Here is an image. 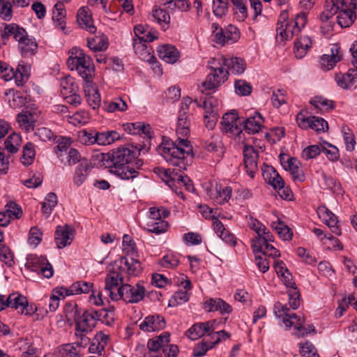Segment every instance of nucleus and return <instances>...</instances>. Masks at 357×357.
Segmentation results:
<instances>
[{"mask_svg": "<svg viewBox=\"0 0 357 357\" xmlns=\"http://www.w3.org/2000/svg\"><path fill=\"white\" fill-rule=\"evenodd\" d=\"M190 132V121L189 117L178 116L176 142L163 141L160 147V155L171 165L185 169L186 155L192 153V147L188 139Z\"/></svg>", "mask_w": 357, "mask_h": 357, "instance_id": "f257e3e1", "label": "nucleus"}, {"mask_svg": "<svg viewBox=\"0 0 357 357\" xmlns=\"http://www.w3.org/2000/svg\"><path fill=\"white\" fill-rule=\"evenodd\" d=\"M141 265L138 260L132 257H119L107 268L108 273L105 278V290L113 294L112 289L117 287L123 281L126 276H137L141 272Z\"/></svg>", "mask_w": 357, "mask_h": 357, "instance_id": "f03ea898", "label": "nucleus"}, {"mask_svg": "<svg viewBox=\"0 0 357 357\" xmlns=\"http://www.w3.org/2000/svg\"><path fill=\"white\" fill-rule=\"evenodd\" d=\"M137 150L132 146H121L114 151L107 158L110 160L112 173L123 180L133 179L138 176L139 172L132 167V159L137 155Z\"/></svg>", "mask_w": 357, "mask_h": 357, "instance_id": "7ed1b4c3", "label": "nucleus"}, {"mask_svg": "<svg viewBox=\"0 0 357 357\" xmlns=\"http://www.w3.org/2000/svg\"><path fill=\"white\" fill-rule=\"evenodd\" d=\"M274 313L282 321L286 328H294L299 335L305 336L316 331L313 325L308 324L305 326L304 317L301 314L291 312L287 304H282L280 302L275 303Z\"/></svg>", "mask_w": 357, "mask_h": 357, "instance_id": "20e7f679", "label": "nucleus"}, {"mask_svg": "<svg viewBox=\"0 0 357 357\" xmlns=\"http://www.w3.org/2000/svg\"><path fill=\"white\" fill-rule=\"evenodd\" d=\"M67 66L70 70L76 73L84 80V83L93 80L95 66L91 58L77 47H73L69 52Z\"/></svg>", "mask_w": 357, "mask_h": 357, "instance_id": "39448f33", "label": "nucleus"}, {"mask_svg": "<svg viewBox=\"0 0 357 357\" xmlns=\"http://www.w3.org/2000/svg\"><path fill=\"white\" fill-rule=\"evenodd\" d=\"M306 23L307 15L304 12L297 14L294 18L291 20H288L287 11L282 12L276 29L278 38H280L282 41L291 39L294 36L300 33Z\"/></svg>", "mask_w": 357, "mask_h": 357, "instance_id": "423d86ee", "label": "nucleus"}, {"mask_svg": "<svg viewBox=\"0 0 357 357\" xmlns=\"http://www.w3.org/2000/svg\"><path fill=\"white\" fill-rule=\"evenodd\" d=\"M2 36H13L18 42L19 50L24 56L33 55L37 51L38 44L35 38L28 36L25 29L16 24H5Z\"/></svg>", "mask_w": 357, "mask_h": 357, "instance_id": "0eeeda50", "label": "nucleus"}, {"mask_svg": "<svg viewBox=\"0 0 357 357\" xmlns=\"http://www.w3.org/2000/svg\"><path fill=\"white\" fill-rule=\"evenodd\" d=\"M208 68L211 73L202 82V86L204 90H213L227 79L229 73L225 65L222 64L220 56L210 59L208 61Z\"/></svg>", "mask_w": 357, "mask_h": 357, "instance_id": "6e6552de", "label": "nucleus"}, {"mask_svg": "<svg viewBox=\"0 0 357 357\" xmlns=\"http://www.w3.org/2000/svg\"><path fill=\"white\" fill-rule=\"evenodd\" d=\"M274 269L284 284L288 288L289 305L292 310H296L300 306V294L292 281V275L281 260H275Z\"/></svg>", "mask_w": 357, "mask_h": 357, "instance_id": "1a4fd4ad", "label": "nucleus"}, {"mask_svg": "<svg viewBox=\"0 0 357 357\" xmlns=\"http://www.w3.org/2000/svg\"><path fill=\"white\" fill-rule=\"evenodd\" d=\"M145 294L146 289L142 283L138 282L133 286L126 284L118 288L116 294L112 293L111 298L112 300L122 299L128 303H137L144 298Z\"/></svg>", "mask_w": 357, "mask_h": 357, "instance_id": "9d476101", "label": "nucleus"}, {"mask_svg": "<svg viewBox=\"0 0 357 357\" xmlns=\"http://www.w3.org/2000/svg\"><path fill=\"white\" fill-rule=\"evenodd\" d=\"M211 29L213 40L218 45L232 44L236 43L240 38L238 29L232 24H229L222 28L218 24L213 23Z\"/></svg>", "mask_w": 357, "mask_h": 357, "instance_id": "9b49d317", "label": "nucleus"}, {"mask_svg": "<svg viewBox=\"0 0 357 357\" xmlns=\"http://www.w3.org/2000/svg\"><path fill=\"white\" fill-rule=\"evenodd\" d=\"M340 11L337 22L342 27L350 26L357 17V0H338Z\"/></svg>", "mask_w": 357, "mask_h": 357, "instance_id": "f8f14e48", "label": "nucleus"}, {"mask_svg": "<svg viewBox=\"0 0 357 357\" xmlns=\"http://www.w3.org/2000/svg\"><path fill=\"white\" fill-rule=\"evenodd\" d=\"M248 227L253 230L257 236L251 239V248L252 250L260 249L261 242L274 241V238L270 230L261 222L252 216L247 217Z\"/></svg>", "mask_w": 357, "mask_h": 357, "instance_id": "ddd939ff", "label": "nucleus"}, {"mask_svg": "<svg viewBox=\"0 0 357 357\" xmlns=\"http://www.w3.org/2000/svg\"><path fill=\"white\" fill-rule=\"evenodd\" d=\"M297 125L303 130L312 129L317 132L328 130V123L321 117L309 116L306 112L301 111L296 117Z\"/></svg>", "mask_w": 357, "mask_h": 357, "instance_id": "4468645a", "label": "nucleus"}, {"mask_svg": "<svg viewBox=\"0 0 357 357\" xmlns=\"http://www.w3.org/2000/svg\"><path fill=\"white\" fill-rule=\"evenodd\" d=\"M26 266L34 272L41 273L45 278H50L53 275V268L44 256L31 255Z\"/></svg>", "mask_w": 357, "mask_h": 357, "instance_id": "2eb2a0df", "label": "nucleus"}, {"mask_svg": "<svg viewBox=\"0 0 357 357\" xmlns=\"http://www.w3.org/2000/svg\"><path fill=\"white\" fill-rule=\"evenodd\" d=\"M217 328V321L215 319L205 322H198L193 324L188 331L187 336L192 340H197L203 337L205 334L208 335L210 332H213Z\"/></svg>", "mask_w": 357, "mask_h": 357, "instance_id": "dca6fc26", "label": "nucleus"}, {"mask_svg": "<svg viewBox=\"0 0 357 357\" xmlns=\"http://www.w3.org/2000/svg\"><path fill=\"white\" fill-rule=\"evenodd\" d=\"M9 307L14 308L21 314L31 315L36 310V307L29 306L26 298L17 292L8 296Z\"/></svg>", "mask_w": 357, "mask_h": 357, "instance_id": "f3484780", "label": "nucleus"}, {"mask_svg": "<svg viewBox=\"0 0 357 357\" xmlns=\"http://www.w3.org/2000/svg\"><path fill=\"white\" fill-rule=\"evenodd\" d=\"M222 64H224L228 70V73L239 75L243 74L246 68L247 63L244 59L237 56L220 55Z\"/></svg>", "mask_w": 357, "mask_h": 357, "instance_id": "a211bd4d", "label": "nucleus"}, {"mask_svg": "<svg viewBox=\"0 0 357 357\" xmlns=\"http://www.w3.org/2000/svg\"><path fill=\"white\" fill-rule=\"evenodd\" d=\"M337 2H339L338 0H326L324 9L319 16V20L325 23L328 29H332L334 15H338L341 10Z\"/></svg>", "mask_w": 357, "mask_h": 357, "instance_id": "6ab92c4d", "label": "nucleus"}, {"mask_svg": "<svg viewBox=\"0 0 357 357\" xmlns=\"http://www.w3.org/2000/svg\"><path fill=\"white\" fill-rule=\"evenodd\" d=\"M74 238V230L73 228L67 225L56 227L54 234V241L56 247L59 249H62L67 245L71 244Z\"/></svg>", "mask_w": 357, "mask_h": 357, "instance_id": "aec40b11", "label": "nucleus"}, {"mask_svg": "<svg viewBox=\"0 0 357 357\" xmlns=\"http://www.w3.org/2000/svg\"><path fill=\"white\" fill-rule=\"evenodd\" d=\"M96 310H85L75 324V328L80 332H91L97 323Z\"/></svg>", "mask_w": 357, "mask_h": 357, "instance_id": "412c9836", "label": "nucleus"}, {"mask_svg": "<svg viewBox=\"0 0 357 357\" xmlns=\"http://www.w3.org/2000/svg\"><path fill=\"white\" fill-rule=\"evenodd\" d=\"M335 80L337 84L343 89L357 88V68H350L346 73H337Z\"/></svg>", "mask_w": 357, "mask_h": 357, "instance_id": "4be33fe9", "label": "nucleus"}, {"mask_svg": "<svg viewBox=\"0 0 357 357\" xmlns=\"http://www.w3.org/2000/svg\"><path fill=\"white\" fill-rule=\"evenodd\" d=\"M165 321L163 317L158 314L149 315L144 318L139 327L144 332H154L163 329L165 327Z\"/></svg>", "mask_w": 357, "mask_h": 357, "instance_id": "5701e85b", "label": "nucleus"}, {"mask_svg": "<svg viewBox=\"0 0 357 357\" xmlns=\"http://www.w3.org/2000/svg\"><path fill=\"white\" fill-rule=\"evenodd\" d=\"M317 213L319 218L330 228L333 234L337 236L341 235V229L338 225V220L335 214L325 206L319 207Z\"/></svg>", "mask_w": 357, "mask_h": 357, "instance_id": "b1692460", "label": "nucleus"}, {"mask_svg": "<svg viewBox=\"0 0 357 357\" xmlns=\"http://www.w3.org/2000/svg\"><path fill=\"white\" fill-rule=\"evenodd\" d=\"M342 59V54L337 45H334L331 49V54H324L319 60V65L323 70L328 71L333 69L336 63Z\"/></svg>", "mask_w": 357, "mask_h": 357, "instance_id": "393cba45", "label": "nucleus"}, {"mask_svg": "<svg viewBox=\"0 0 357 357\" xmlns=\"http://www.w3.org/2000/svg\"><path fill=\"white\" fill-rule=\"evenodd\" d=\"M238 114L235 110L225 113L220 121V130L225 133L236 134L240 132L237 125Z\"/></svg>", "mask_w": 357, "mask_h": 357, "instance_id": "a878e982", "label": "nucleus"}, {"mask_svg": "<svg viewBox=\"0 0 357 357\" xmlns=\"http://www.w3.org/2000/svg\"><path fill=\"white\" fill-rule=\"evenodd\" d=\"M83 88L89 105L93 109L98 108L100 105L101 97L93 80L84 83Z\"/></svg>", "mask_w": 357, "mask_h": 357, "instance_id": "bb28decb", "label": "nucleus"}, {"mask_svg": "<svg viewBox=\"0 0 357 357\" xmlns=\"http://www.w3.org/2000/svg\"><path fill=\"white\" fill-rule=\"evenodd\" d=\"M16 121L22 130L29 132L34 129L37 121V114L36 112L22 111L17 114Z\"/></svg>", "mask_w": 357, "mask_h": 357, "instance_id": "cd10ccee", "label": "nucleus"}, {"mask_svg": "<svg viewBox=\"0 0 357 357\" xmlns=\"http://www.w3.org/2000/svg\"><path fill=\"white\" fill-rule=\"evenodd\" d=\"M134 32L136 37L134 40L146 43L152 42L158 38V31L146 25L138 24L135 26Z\"/></svg>", "mask_w": 357, "mask_h": 357, "instance_id": "c85d7f7f", "label": "nucleus"}, {"mask_svg": "<svg viewBox=\"0 0 357 357\" xmlns=\"http://www.w3.org/2000/svg\"><path fill=\"white\" fill-rule=\"evenodd\" d=\"M91 168V165L86 160H82L76 167L73 177V182L75 186L79 187L85 182L89 174Z\"/></svg>", "mask_w": 357, "mask_h": 357, "instance_id": "c756f323", "label": "nucleus"}, {"mask_svg": "<svg viewBox=\"0 0 357 357\" xmlns=\"http://www.w3.org/2000/svg\"><path fill=\"white\" fill-rule=\"evenodd\" d=\"M123 128L125 131L130 135H144L149 138H151L152 135L151 126L142 122L124 123Z\"/></svg>", "mask_w": 357, "mask_h": 357, "instance_id": "7c9ffc66", "label": "nucleus"}, {"mask_svg": "<svg viewBox=\"0 0 357 357\" xmlns=\"http://www.w3.org/2000/svg\"><path fill=\"white\" fill-rule=\"evenodd\" d=\"M77 22L79 26L90 33L96 31V26L93 25L91 17V13L86 7H82L79 9L77 14Z\"/></svg>", "mask_w": 357, "mask_h": 357, "instance_id": "2f4dec72", "label": "nucleus"}, {"mask_svg": "<svg viewBox=\"0 0 357 357\" xmlns=\"http://www.w3.org/2000/svg\"><path fill=\"white\" fill-rule=\"evenodd\" d=\"M231 194L232 188L231 186L216 184L215 192L211 194V197L217 204H224L231 199Z\"/></svg>", "mask_w": 357, "mask_h": 357, "instance_id": "473e14b6", "label": "nucleus"}, {"mask_svg": "<svg viewBox=\"0 0 357 357\" xmlns=\"http://www.w3.org/2000/svg\"><path fill=\"white\" fill-rule=\"evenodd\" d=\"M158 56L168 63H174L179 57V52L172 45H165L158 47Z\"/></svg>", "mask_w": 357, "mask_h": 357, "instance_id": "72a5a7b5", "label": "nucleus"}, {"mask_svg": "<svg viewBox=\"0 0 357 357\" xmlns=\"http://www.w3.org/2000/svg\"><path fill=\"white\" fill-rule=\"evenodd\" d=\"M264 119L259 112H255L252 116L246 119L244 122V129L248 133L259 132L262 127Z\"/></svg>", "mask_w": 357, "mask_h": 357, "instance_id": "f704fd0d", "label": "nucleus"}, {"mask_svg": "<svg viewBox=\"0 0 357 357\" xmlns=\"http://www.w3.org/2000/svg\"><path fill=\"white\" fill-rule=\"evenodd\" d=\"M172 165L178 167V169L157 168L155 170V172L158 174L162 180L164 181L169 186H171L172 182H176L179 174L182 170H184V169L180 168L178 166Z\"/></svg>", "mask_w": 357, "mask_h": 357, "instance_id": "c9c22d12", "label": "nucleus"}, {"mask_svg": "<svg viewBox=\"0 0 357 357\" xmlns=\"http://www.w3.org/2000/svg\"><path fill=\"white\" fill-rule=\"evenodd\" d=\"M168 226V222L164 220H146L143 225H141L143 229L148 232L157 234L165 232L167 230Z\"/></svg>", "mask_w": 357, "mask_h": 357, "instance_id": "e433bc0d", "label": "nucleus"}, {"mask_svg": "<svg viewBox=\"0 0 357 357\" xmlns=\"http://www.w3.org/2000/svg\"><path fill=\"white\" fill-rule=\"evenodd\" d=\"M312 42L310 37L303 36L294 42V54L298 59L303 58L310 49Z\"/></svg>", "mask_w": 357, "mask_h": 357, "instance_id": "4c0bfd02", "label": "nucleus"}, {"mask_svg": "<svg viewBox=\"0 0 357 357\" xmlns=\"http://www.w3.org/2000/svg\"><path fill=\"white\" fill-rule=\"evenodd\" d=\"M109 340V336L102 332L98 333L92 340L89 348V351L91 354H101L104 351Z\"/></svg>", "mask_w": 357, "mask_h": 357, "instance_id": "58836bf2", "label": "nucleus"}, {"mask_svg": "<svg viewBox=\"0 0 357 357\" xmlns=\"http://www.w3.org/2000/svg\"><path fill=\"white\" fill-rule=\"evenodd\" d=\"M102 108L109 113H113L116 112H125L128 109V107L126 100L121 97H119L112 100L105 101L102 105Z\"/></svg>", "mask_w": 357, "mask_h": 357, "instance_id": "ea45409f", "label": "nucleus"}, {"mask_svg": "<svg viewBox=\"0 0 357 357\" xmlns=\"http://www.w3.org/2000/svg\"><path fill=\"white\" fill-rule=\"evenodd\" d=\"M66 12L62 3L54 5L52 13V20L56 28L64 30L66 27Z\"/></svg>", "mask_w": 357, "mask_h": 357, "instance_id": "a19ab883", "label": "nucleus"}, {"mask_svg": "<svg viewBox=\"0 0 357 357\" xmlns=\"http://www.w3.org/2000/svg\"><path fill=\"white\" fill-rule=\"evenodd\" d=\"M108 44V38L104 34L96 36L87 40V46L93 52L105 51L107 49Z\"/></svg>", "mask_w": 357, "mask_h": 357, "instance_id": "79ce46f5", "label": "nucleus"}, {"mask_svg": "<svg viewBox=\"0 0 357 357\" xmlns=\"http://www.w3.org/2000/svg\"><path fill=\"white\" fill-rule=\"evenodd\" d=\"M97 144L100 146L109 145L121 138V135L115 130L97 132Z\"/></svg>", "mask_w": 357, "mask_h": 357, "instance_id": "37998d69", "label": "nucleus"}, {"mask_svg": "<svg viewBox=\"0 0 357 357\" xmlns=\"http://www.w3.org/2000/svg\"><path fill=\"white\" fill-rule=\"evenodd\" d=\"M57 203V197L55 193L49 192L45 196L44 201L42 202L41 212L46 218L50 216Z\"/></svg>", "mask_w": 357, "mask_h": 357, "instance_id": "c03bdc74", "label": "nucleus"}, {"mask_svg": "<svg viewBox=\"0 0 357 357\" xmlns=\"http://www.w3.org/2000/svg\"><path fill=\"white\" fill-rule=\"evenodd\" d=\"M6 96L8 99V104L10 107L20 108L26 103V97L20 91L10 89Z\"/></svg>", "mask_w": 357, "mask_h": 357, "instance_id": "a18cd8bd", "label": "nucleus"}, {"mask_svg": "<svg viewBox=\"0 0 357 357\" xmlns=\"http://www.w3.org/2000/svg\"><path fill=\"white\" fill-rule=\"evenodd\" d=\"M91 119V115L86 110H79L68 116V121L75 126H82L87 124Z\"/></svg>", "mask_w": 357, "mask_h": 357, "instance_id": "49530a36", "label": "nucleus"}, {"mask_svg": "<svg viewBox=\"0 0 357 357\" xmlns=\"http://www.w3.org/2000/svg\"><path fill=\"white\" fill-rule=\"evenodd\" d=\"M132 46L135 54H137L141 59L149 61L150 59L153 57L151 53V48L150 46H148L146 43L133 40Z\"/></svg>", "mask_w": 357, "mask_h": 357, "instance_id": "de8ad7c7", "label": "nucleus"}, {"mask_svg": "<svg viewBox=\"0 0 357 357\" xmlns=\"http://www.w3.org/2000/svg\"><path fill=\"white\" fill-rule=\"evenodd\" d=\"M169 342V334L162 333L155 338L151 339L148 342L147 347L151 351H158L160 349L163 350L165 344Z\"/></svg>", "mask_w": 357, "mask_h": 357, "instance_id": "09e8293b", "label": "nucleus"}, {"mask_svg": "<svg viewBox=\"0 0 357 357\" xmlns=\"http://www.w3.org/2000/svg\"><path fill=\"white\" fill-rule=\"evenodd\" d=\"M60 91L61 95L64 97L71 93L77 92L78 86L72 77L66 76L60 80Z\"/></svg>", "mask_w": 357, "mask_h": 357, "instance_id": "8fccbe9b", "label": "nucleus"}, {"mask_svg": "<svg viewBox=\"0 0 357 357\" xmlns=\"http://www.w3.org/2000/svg\"><path fill=\"white\" fill-rule=\"evenodd\" d=\"M273 241H267L261 242L260 249L259 250H252L254 254H262L264 256H268L273 258L280 257V253L273 245L270 243Z\"/></svg>", "mask_w": 357, "mask_h": 357, "instance_id": "3c124183", "label": "nucleus"}, {"mask_svg": "<svg viewBox=\"0 0 357 357\" xmlns=\"http://www.w3.org/2000/svg\"><path fill=\"white\" fill-rule=\"evenodd\" d=\"M83 312L76 303H68L64 307L65 316L68 322L75 321L76 324Z\"/></svg>", "mask_w": 357, "mask_h": 357, "instance_id": "603ef678", "label": "nucleus"}, {"mask_svg": "<svg viewBox=\"0 0 357 357\" xmlns=\"http://www.w3.org/2000/svg\"><path fill=\"white\" fill-rule=\"evenodd\" d=\"M153 17L164 31L169 28L170 23V15L164 9L155 8L153 10Z\"/></svg>", "mask_w": 357, "mask_h": 357, "instance_id": "864d4df0", "label": "nucleus"}, {"mask_svg": "<svg viewBox=\"0 0 357 357\" xmlns=\"http://www.w3.org/2000/svg\"><path fill=\"white\" fill-rule=\"evenodd\" d=\"M286 170L289 171L294 181L302 182L305 179L303 171L296 165V160L291 158L287 161V165L284 166Z\"/></svg>", "mask_w": 357, "mask_h": 357, "instance_id": "5fc2aeb1", "label": "nucleus"}, {"mask_svg": "<svg viewBox=\"0 0 357 357\" xmlns=\"http://www.w3.org/2000/svg\"><path fill=\"white\" fill-rule=\"evenodd\" d=\"M310 102L316 109L321 112L328 111L334 108L333 101L323 96H314L310 100Z\"/></svg>", "mask_w": 357, "mask_h": 357, "instance_id": "6e6d98bb", "label": "nucleus"}, {"mask_svg": "<svg viewBox=\"0 0 357 357\" xmlns=\"http://www.w3.org/2000/svg\"><path fill=\"white\" fill-rule=\"evenodd\" d=\"M22 137L20 134L13 132L10 134L5 141L6 149L11 153H17L20 147Z\"/></svg>", "mask_w": 357, "mask_h": 357, "instance_id": "4d7b16f0", "label": "nucleus"}, {"mask_svg": "<svg viewBox=\"0 0 357 357\" xmlns=\"http://www.w3.org/2000/svg\"><path fill=\"white\" fill-rule=\"evenodd\" d=\"M321 177L324 181L323 185L326 188L330 189L337 195H342L343 193V188L339 181L332 176L326 175L325 173L321 174Z\"/></svg>", "mask_w": 357, "mask_h": 357, "instance_id": "13d9d810", "label": "nucleus"}, {"mask_svg": "<svg viewBox=\"0 0 357 357\" xmlns=\"http://www.w3.org/2000/svg\"><path fill=\"white\" fill-rule=\"evenodd\" d=\"M30 69L29 65H18L17 71L15 72V81L17 86H22L28 80Z\"/></svg>", "mask_w": 357, "mask_h": 357, "instance_id": "bf43d9fd", "label": "nucleus"}, {"mask_svg": "<svg viewBox=\"0 0 357 357\" xmlns=\"http://www.w3.org/2000/svg\"><path fill=\"white\" fill-rule=\"evenodd\" d=\"M36 156L35 146L31 142H28L23 148L22 163L24 165H29L34 161Z\"/></svg>", "mask_w": 357, "mask_h": 357, "instance_id": "052dcab7", "label": "nucleus"}, {"mask_svg": "<svg viewBox=\"0 0 357 357\" xmlns=\"http://www.w3.org/2000/svg\"><path fill=\"white\" fill-rule=\"evenodd\" d=\"M97 313V321H100L102 324L110 326L114 321V308L101 309L96 310Z\"/></svg>", "mask_w": 357, "mask_h": 357, "instance_id": "680f3d73", "label": "nucleus"}, {"mask_svg": "<svg viewBox=\"0 0 357 357\" xmlns=\"http://www.w3.org/2000/svg\"><path fill=\"white\" fill-rule=\"evenodd\" d=\"M190 291L183 289L176 291L169 300V305L175 306L188 301L190 296Z\"/></svg>", "mask_w": 357, "mask_h": 357, "instance_id": "e2e57ef3", "label": "nucleus"}, {"mask_svg": "<svg viewBox=\"0 0 357 357\" xmlns=\"http://www.w3.org/2000/svg\"><path fill=\"white\" fill-rule=\"evenodd\" d=\"M73 141L70 137H61L58 141V144L54 148V153L58 158H61L71 149L70 147Z\"/></svg>", "mask_w": 357, "mask_h": 357, "instance_id": "0e129e2a", "label": "nucleus"}, {"mask_svg": "<svg viewBox=\"0 0 357 357\" xmlns=\"http://www.w3.org/2000/svg\"><path fill=\"white\" fill-rule=\"evenodd\" d=\"M346 149L352 151L356 145V140L352 130L347 126H344L341 128Z\"/></svg>", "mask_w": 357, "mask_h": 357, "instance_id": "69168bd1", "label": "nucleus"}, {"mask_svg": "<svg viewBox=\"0 0 357 357\" xmlns=\"http://www.w3.org/2000/svg\"><path fill=\"white\" fill-rule=\"evenodd\" d=\"M93 284L90 282H84V281H79L73 283L69 287V291L70 295L80 294H86L89 293Z\"/></svg>", "mask_w": 357, "mask_h": 357, "instance_id": "338daca9", "label": "nucleus"}, {"mask_svg": "<svg viewBox=\"0 0 357 357\" xmlns=\"http://www.w3.org/2000/svg\"><path fill=\"white\" fill-rule=\"evenodd\" d=\"M299 348L303 357H319L315 347L309 341L299 343Z\"/></svg>", "mask_w": 357, "mask_h": 357, "instance_id": "774afa93", "label": "nucleus"}]
</instances>
